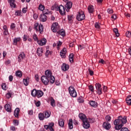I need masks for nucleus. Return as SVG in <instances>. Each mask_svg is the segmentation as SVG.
I'll list each match as a JSON object with an SVG mask.
<instances>
[{
  "label": "nucleus",
  "instance_id": "obj_1",
  "mask_svg": "<svg viewBox=\"0 0 131 131\" xmlns=\"http://www.w3.org/2000/svg\"><path fill=\"white\" fill-rule=\"evenodd\" d=\"M127 120H126V116H119L118 119L114 121V124L115 125V128L116 130H119L123 126L124 124L126 123Z\"/></svg>",
  "mask_w": 131,
  "mask_h": 131
},
{
  "label": "nucleus",
  "instance_id": "obj_2",
  "mask_svg": "<svg viewBox=\"0 0 131 131\" xmlns=\"http://www.w3.org/2000/svg\"><path fill=\"white\" fill-rule=\"evenodd\" d=\"M45 76L50 79V82L51 83H54L55 82V77L53 76V74L52 73V71L50 70H47L45 72Z\"/></svg>",
  "mask_w": 131,
  "mask_h": 131
},
{
  "label": "nucleus",
  "instance_id": "obj_3",
  "mask_svg": "<svg viewBox=\"0 0 131 131\" xmlns=\"http://www.w3.org/2000/svg\"><path fill=\"white\" fill-rule=\"evenodd\" d=\"M31 96L32 97H37V98H41L43 96V92L41 90H36V89H33L31 91Z\"/></svg>",
  "mask_w": 131,
  "mask_h": 131
},
{
  "label": "nucleus",
  "instance_id": "obj_4",
  "mask_svg": "<svg viewBox=\"0 0 131 131\" xmlns=\"http://www.w3.org/2000/svg\"><path fill=\"white\" fill-rule=\"evenodd\" d=\"M34 29H35L36 32L39 31L40 33H42V32H43V26L41 24L39 25L38 23H36L34 24Z\"/></svg>",
  "mask_w": 131,
  "mask_h": 131
},
{
  "label": "nucleus",
  "instance_id": "obj_5",
  "mask_svg": "<svg viewBox=\"0 0 131 131\" xmlns=\"http://www.w3.org/2000/svg\"><path fill=\"white\" fill-rule=\"evenodd\" d=\"M76 19L78 21H82V20H84L85 19L84 12L81 10L79 11L77 14Z\"/></svg>",
  "mask_w": 131,
  "mask_h": 131
},
{
  "label": "nucleus",
  "instance_id": "obj_6",
  "mask_svg": "<svg viewBox=\"0 0 131 131\" xmlns=\"http://www.w3.org/2000/svg\"><path fill=\"white\" fill-rule=\"evenodd\" d=\"M69 92L70 96L73 97V98H76V97H77V93H76V91L75 90V89H74V87L70 86L69 88Z\"/></svg>",
  "mask_w": 131,
  "mask_h": 131
},
{
  "label": "nucleus",
  "instance_id": "obj_7",
  "mask_svg": "<svg viewBox=\"0 0 131 131\" xmlns=\"http://www.w3.org/2000/svg\"><path fill=\"white\" fill-rule=\"evenodd\" d=\"M96 90H97V93L98 95H102L103 94V92L102 91V85L101 84L99 83H97L95 84Z\"/></svg>",
  "mask_w": 131,
  "mask_h": 131
},
{
  "label": "nucleus",
  "instance_id": "obj_8",
  "mask_svg": "<svg viewBox=\"0 0 131 131\" xmlns=\"http://www.w3.org/2000/svg\"><path fill=\"white\" fill-rule=\"evenodd\" d=\"M59 29H60V26H59L58 23H53L51 27L52 31L53 32H57Z\"/></svg>",
  "mask_w": 131,
  "mask_h": 131
},
{
  "label": "nucleus",
  "instance_id": "obj_9",
  "mask_svg": "<svg viewBox=\"0 0 131 131\" xmlns=\"http://www.w3.org/2000/svg\"><path fill=\"white\" fill-rule=\"evenodd\" d=\"M57 11H59L60 14L64 16L65 15V8L62 5L56 7Z\"/></svg>",
  "mask_w": 131,
  "mask_h": 131
},
{
  "label": "nucleus",
  "instance_id": "obj_10",
  "mask_svg": "<svg viewBox=\"0 0 131 131\" xmlns=\"http://www.w3.org/2000/svg\"><path fill=\"white\" fill-rule=\"evenodd\" d=\"M41 80L45 85H48L49 82H50V79L49 78L47 77L46 76H42L41 77Z\"/></svg>",
  "mask_w": 131,
  "mask_h": 131
},
{
  "label": "nucleus",
  "instance_id": "obj_11",
  "mask_svg": "<svg viewBox=\"0 0 131 131\" xmlns=\"http://www.w3.org/2000/svg\"><path fill=\"white\" fill-rule=\"evenodd\" d=\"M26 57V55H25V53H24V52L20 53V54L18 55L17 58L18 62H21V60H24Z\"/></svg>",
  "mask_w": 131,
  "mask_h": 131
},
{
  "label": "nucleus",
  "instance_id": "obj_12",
  "mask_svg": "<svg viewBox=\"0 0 131 131\" xmlns=\"http://www.w3.org/2000/svg\"><path fill=\"white\" fill-rule=\"evenodd\" d=\"M90 126L91 124H90V122H89V120H88V119L83 121V127L84 128H90Z\"/></svg>",
  "mask_w": 131,
  "mask_h": 131
},
{
  "label": "nucleus",
  "instance_id": "obj_13",
  "mask_svg": "<svg viewBox=\"0 0 131 131\" xmlns=\"http://www.w3.org/2000/svg\"><path fill=\"white\" fill-rule=\"evenodd\" d=\"M39 46H45L47 43V39L43 38L37 42Z\"/></svg>",
  "mask_w": 131,
  "mask_h": 131
},
{
  "label": "nucleus",
  "instance_id": "obj_14",
  "mask_svg": "<svg viewBox=\"0 0 131 131\" xmlns=\"http://www.w3.org/2000/svg\"><path fill=\"white\" fill-rule=\"evenodd\" d=\"M71 8H72V2H68L66 4V10L67 12H68Z\"/></svg>",
  "mask_w": 131,
  "mask_h": 131
},
{
  "label": "nucleus",
  "instance_id": "obj_15",
  "mask_svg": "<svg viewBox=\"0 0 131 131\" xmlns=\"http://www.w3.org/2000/svg\"><path fill=\"white\" fill-rule=\"evenodd\" d=\"M66 53H67V49L65 48H63V49L61 50L60 52V55L61 58H65Z\"/></svg>",
  "mask_w": 131,
  "mask_h": 131
},
{
  "label": "nucleus",
  "instance_id": "obj_16",
  "mask_svg": "<svg viewBox=\"0 0 131 131\" xmlns=\"http://www.w3.org/2000/svg\"><path fill=\"white\" fill-rule=\"evenodd\" d=\"M103 127L105 129H110V128H111V124H110V123H109L108 122H105L103 123Z\"/></svg>",
  "mask_w": 131,
  "mask_h": 131
},
{
  "label": "nucleus",
  "instance_id": "obj_17",
  "mask_svg": "<svg viewBox=\"0 0 131 131\" xmlns=\"http://www.w3.org/2000/svg\"><path fill=\"white\" fill-rule=\"evenodd\" d=\"M21 41V37H15L13 40V45L14 46H17L18 42H19V41Z\"/></svg>",
  "mask_w": 131,
  "mask_h": 131
},
{
  "label": "nucleus",
  "instance_id": "obj_18",
  "mask_svg": "<svg viewBox=\"0 0 131 131\" xmlns=\"http://www.w3.org/2000/svg\"><path fill=\"white\" fill-rule=\"evenodd\" d=\"M36 53L39 57H41L42 56V53H43V50L42 48H38Z\"/></svg>",
  "mask_w": 131,
  "mask_h": 131
},
{
  "label": "nucleus",
  "instance_id": "obj_19",
  "mask_svg": "<svg viewBox=\"0 0 131 131\" xmlns=\"http://www.w3.org/2000/svg\"><path fill=\"white\" fill-rule=\"evenodd\" d=\"M79 117L80 119H81V120H82V122L83 121H84L85 120H86V119H88V118H86V116H85V115H84L82 113H80L79 114Z\"/></svg>",
  "mask_w": 131,
  "mask_h": 131
},
{
  "label": "nucleus",
  "instance_id": "obj_20",
  "mask_svg": "<svg viewBox=\"0 0 131 131\" xmlns=\"http://www.w3.org/2000/svg\"><path fill=\"white\" fill-rule=\"evenodd\" d=\"M49 101H50L51 106H52V107H56V102L53 97H50Z\"/></svg>",
  "mask_w": 131,
  "mask_h": 131
},
{
  "label": "nucleus",
  "instance_id": "obj_21",
  "mask_svg": "<svg viewBox=\"0 0 131 131\" xmlns=\"http://www.w3.org/2000/svg\"><path fill=\"white\" fill-rule=\"evenodd\" d=\"M20 112V108H16L14 111V115L16 118H19V113Z\"/></svg>",
  "mask_w": 131,
  "mask_h": 131
},
{
  "label": "nucleus",
  "instance_id": "obj_22",
  "mask_svg": "<svg viewBox=\"0 0 131 131\" xmlns=\"http://www.w3.org/2000/svg\"><path fill=\"white\" fill-rule=\"evenodd\" d=\"M30 81V78H29V77H27L26 79H23V83L26 86H27V85L29 84Z\"/></svg>",
  "mask_w": 131,
  "mask_h": 131
},
{
  "label": "nucleus",
  "instance_id": "obj_23",
  "mask_svg": "<svg viewBox=\"0 0 131 131\" xmlns=\"http://www.w3.org/2000/svg\"><path fill=\"white\" fill-rule=\"evenodd\" d=\"M89 104L91 105V106H92V107H94V108L98 107V103L95 101H90Z\"/></svg>",
  "mask_w": 131,
  "mask_h": 131
},
{
  "label": "nucleus",
  "instance_id": "obj_24",
  "mask_svg": "<svg viewBox=\"0 0 131 131\" xmlns=\"http://www.w3.org/2000/svg\"><path fill=\"white\" fill-rule=\"evenodd\" d=\"M3 33L4 35H8L9 34V31L8 30V27L4 25L3 26Z\"/></svg>",
  "mask_w": 131,
  "mask_h": 131
},
{
  "label": "nucleus",
  "instance_id": "obj_25",
  "mask_svg": "<svg viewBox=\"0 0 131 131\" xmlns=\"http://www.w3.org/2000/svg\"><path fill=\"white\" fill-rule=\"evenodd\" d=\"M61 69L62 70H63V71H67V70L69 69V66L65 63H63L61 66Z\"/></svg>",
  "mask_w": 131,
  "mask_h": 131
},
{
  "label": "nucleus",
  "instance_id": "obj_26",
  "mask_svg": "<svg viewBox=\"0 0 131 131\" xmlns=\"http://www.w3.org/2000/svg\"><path fill=\"white\" fill-rule=\"evenodd\" d=\"M40 21L46 22L47 21V16L45 14H41L40 16Z\"/></svg>",
  "mask_w": 131,
  "mask_h": 131
},
{
  "label": "nucleus",
  "instance_id": "obj_27",
  "mask_svg": "<svg viewBox=\"0 0 131 131\" xmlns=\"http://www.w3.org/2000/svg\"><path fill=\"white\" fill-rule=\"evenodd\" d=\"M5 108L7 112H11V111H12V108L11 107V105H10V104H6L5 105Z\"/></svg>",
  "mask_w": 131,
  "mask_h": 131
},
{
  "label": "nucleus",
  "instance_id": "obj_28",
  "mask_svg": "<svg viewBox=\"0 0 131 131\" xmlns=\"http://www.w3.org/2000/svg\"><path fill=\"white\" fill-rule=\"evenodd\" d=\"M68 125H69V128H70V129H72V128H73V121L72 120V119H70L69 120Z\"/></svg>",
  "mask_w": 131,
  "mask_h": 131
},
{
  "label": "nucleus",
  "instance_id": "obj_29",
  "mask_svg": "<svg viewBox=\"0 0 131 131\" xmlns=\"http://www.w3.org/2000/svg\"><path fill=\"white\" fill-rule=\"evenodd\" d=\"M126 103L127 104V105H129V106H130L131 105V96L129 95L126 98Z\"/></svg>",
  "mask_w": 131,
  "mask_h": 131
},
{
  "label": "nucleus",
  "instance_id": "obj_30",
  "mask_svg": "<svg viewBox=\"0 0 131 131\" xmlns=\"http://www.w3.org/2000/svg\"><path fill=\"white\" fill-rule=\"evenodd\" d=\"M9 3L11 8H16L15 0H9Z\"/></svg>",
  "mask_w": 131,
  "mask_h": 131
},
{
  "label": "nucleus",
  "instance_id": "obj_31",
  "mask_svg": "<svg viewBox=\"0 0 131 131\" xmlns=\"http://www.w3.org/2000/svg\"><path fill=\"white\" fill-rule=\"evenodd\" d=\"M58 124L59 126H60L61 127H63L64 126V120H63L62 119H60L58 120Z\"/></svg>",
  "mask_w": 131,
  "mask_h": 131
},
{
  "label": "nucleus",
  "instance_id": "obj_32",
  "mask_svg": "<svg viewBox=\"0 0 131 131\" xmlns=\"http://www.w3.org/2000/svg\"><path fill=\"white\" fill-rule=\"evenodd\" d=\"M88 9L89 12L90 13H93L94 11L95 10V9H94V6H93L92 5L89 6Z\"/></svg>",
  "mask_w": 131,
  "mask_h": 131
},
{
  "label": "nucleus",
  "instance_id": "obj_33",
  "mask_svg": "<svg viewBox=\"0 0 131 131\" xmlns=\"http://www.w3.org/2000/svg\"><path fill=\"white\" fill-rule=\"evenodd\" d=\"M43 114H44L45 118H49L51 116V112H45L43 113Z\"/></svg>",
  "mask_w": 131,
  "mask_h": 131
},
{
  "label": "nucleus",
  "instance_id": "obj_34",
  "mask_svg": "<svg viewBox=\"0 0 131 131\" xmlns=\"http://www.w3.org/2000/svg\"><path fill=\"white\" fill-rule=\"evenodd\" d=\"M38 118H39V119H40V120H43V119H45V118H46L45 117V115L43 114V113H40L39 114Z\"/></svg>",
  "mask_w": 131,
  "mask_h": 131
},
{
  "label": "nucleus",
  "instance_id": "obj_35",
  "mask_svg": "<svg viewBox=\"0 0 131 131\" xmlns=\"http://www.w3.org/2000/svg\"><path fill=\"white\" fill-rule=\"evenodd\" d=\"M58 34H60V35H61V36H65V31H64L63 29L60 30L59 31L57 32Z\"/></svg>",
  "mask_w": 131,
  "mask_h": 131
},
{
  "label": "nucleus",
  "instance_id": "obj_36",
  "mask_svg": "<svg viewBox=\"0 0 131 131\" xmlns=\"http://www.w3.org/2000/svg\"><path fill=\"white\" fill-rule=\"evenodd\" d=\"M73 57H74V54H73V53L70 54L69 59L70 63H72L73 62Z\"/></svg>",
  "mask_w": 131,
  "mask_h": 131
},
{
  "label": "nucleus",
  "instance_id": "obj_37",
  "mask_svg": "<svg viewBox=\"0 0 131 131\" xmlns=\"http://www.w3.org/2000/svg\"><path fill=\"white\" fill-rule=\"evenodd\" d=\"M62 41H58L56 43V47H57V49L58 50H60V47H61V46H62Z\"/></svg>",
  "mask_w": 131,
  "mask_h": 131
},
{
  "label": "nucleus",
  "instance_id": "obj_38",
  "mask_svg": "<svg viewBox=\"0 0 131 131\" xmlns=\"http://www.w3.org/2000/svg\"><path fill=\"white\" fill-rule=\"evenodd\" d=\"M16 76L18 77H22V72L20 71H17L15 73Z\"/></svg>",
  "mask_w": 131,
  "mask_h": 131
},
{
  "label": "nucleus",
  "instance_id": "obj_39",
  "mask_svg": "<svg viewBox=\"0 0 131 131\" xmlns=\"http://www.w3.org/2000/svg\"><path fill=\"white\" fill-rule=\"evenodd\" d=\"M113 31L115 32L116 36L118 37V36L120 35L119 33H118V30L117 28H115L113 29Z\"/></svg>",
  "mask_w": 131,
  "mask_h": 131
},
{
  "label": "nucleus",
  "instance_id": "obj_40",
  "mask_svg": "<svg viewBox=\"0 0 131 131\" xmlns=\"http://www.w3.org/2000/svg\"><path fill=\"white\" fill-rule=\"evenodd\" d=\"M38 10H40V11H43V10H45V6L42 5V4H39Z\"/></svg>",
  "mask_w": 131,
  "mask_h": 131
},
{
  "label": "nucleus",
  "instance_id": "obj_41",
  "mask_svg": "<svg viewBox=\"0 0 131 131\" xmlns=\"http://www.w3.org/2000/svg\"><path fill=\"white\" fill-rule=\"evenodd\" d=\"M12 92H8L6 94V98H7V99H10V98H11V97H12Z\"/></svg>",
  "mask_w": 131,
  "mask_h": 131
},
{
  "label": "nucleus",
  "instance_id": "obj_42",
  "mask_svg": "<svg viewBox=\"0 0 131 131\" xmlns=\"http://www.w3.org/2000/svg\"><path fill=\"white\" fill-rule=\"evenodd\" d=\"M33 38L35 41H38V38H37V35H36V34H34L33 35Z\"/></svg>",
  "mask_w": 131,
  "mask_h": 131
},
{
  "label": "nucleus",
  "instance_id": "obj_43",
  "mask_svg": "<svg viewBox=\"0 0 131 131\" xmlns=\"http://www.w3.org/2000/svg\"><path fill=\"white\" fill-rule=\"evenodd\" d=\"M68 18L70 23L72 22V19H73V15H68Z\"/></svg>",
  "mask_w": 131,
  "mask_h": 131
},
{
  "label": "nucleus",
  "instance_id": "obj_44",
  "mask_svg": "<svg viewBox=\"0 0 131 131\" xmlns=\"http://www.w3.org/2000/svg\"><path fill=\"white\" fill-rule=\"evenodd\" d=\"M15 28H16V25L14 23H12L10 26V29L12 30H15Z\"/></svg>",
  "mask_w": 131,
  "mask_h": 131
},
{
  "label": "nucleus",
  "instance_id": "obj_45",
  "mask_svg": "<svg viewBox=\"0 0 131 131\" xmlns=\"http://www.w3.org/2000/svg\"><path fill=\"white\" fill-rule=\"evenodd\" d=\"M2 88L3 89V90H4V91H7V85H6V83H3L2 84Z\"/></svg>",
  "mask_w": 131,
  "mask_h": 131
},
{
  "label": "nucleus",
  "instance_id": "obj_46",
  "mask_svg": "<svg viewBox=\"0 0 131 131\" xmlns=\"http://www.w3.org/2000/svg\"><path fill=\"white\" fill-rule=\"evenodd\" d=\"M29 37L28 36V35H24L23 36V41H26V40H27V39H28V38Z\"/></svg>",
  "mask_w": 131,
  "mask_h": 131
},
{
  "label": "nucleus",
  "instance_id": "obj_47",
  "mask_svg": "<svg viewBox=\"0 0 131 131\" xmlns=\"http://www.w3.org/2000/svg\"><path fill=\"white\" fill-rule=\"evenodd\" d=\"M126 36L128 37L129 38L131 37V32L129 31H127L126 32Z\"/></svg>",
  "mask_w": 131,
  "mask_h": 131
},
{
  "label": "nucleus",
  "instance_id": "obj_48",
  "mask_svg": "<svg viewBox=\"0 0 131 131\" xmlns=\"http://www.w3.org/2000/svg\"><path fill=\"white\" fill-rule=\"evenodd\" d=\"M15 16H21V11L17 10L15 12Z\"/></svg>",
  "mask_w": 131,
  "mask_h": 131
},
{
  "label": "nucleus",
  "instance_id": "obj_49",
  "mask_svg": "<svg viewBox=\"0 0 131 131\" xmlns=\"http://www.w3.org/2000/svg\"><path fill=\"white\" fill-rule=\"evenodd\" d=\"M105 120H106V121H110L111 120V117L109 115L106 116L105 117Z\"/></svg>",
  "mask_w": 131,
  "mask_h": 131
},
{
  "label": "nucleus",
  "instance_id": "obj_50",
  "mask_svg": "<svg viewBox=\"0 0 131 131\" xmlns=\"http://www.w3.org/2000/svg\"><path fill=\"white\" fill-rule=\"evenodd\" d=\"M112 19H113L114 20H116V19H117V16H116V14H113L112 15Z\"/></svg>",
  "mask_w": 131,
  "mask_h": 131
},
{
  "label": "nucleus",
  "instance_id": "obj_51",
  "mask_svg": "<svg viewBox=\"0 0 131 131\" xmlns=\"http://www.w3.org/2000/svg\"><path fill=\"white\" fill-rule=\"evenodd\" d=\"M35 104L36 106V107H39L40 106V101H38L36 102H35Z\"/></svg>",
  "mask_w": 131,
  "mask_h": 131
},
{
  "label": "nucleus",
  "instance_id": "obj_52",
  "mask_svg": "<svg viewBox=\"0 0 131 131\" xmlns=\"http://www.w3.org/2000/svg\"><path fill=\"white\" fill-rule=\"evenodd\" d=\"M13 123H14V125H19V121L14 120Z\"/></svg>",
  "mask_w": 131,
  "mask_h": 131
},
{
  "label": "nucleus",
  "instance_id": "obj_53",
  "mask_svg": "<svg viewBox=\"0 0 131 131\" xmlns=\"http://www.w3.org/2000/svg\"><path fill=\"white\" fill-rule=\"evenodd\" d=\"M84 48H85V46L83 45H79L78 46L79 50H82V49H84Z\"/></svg>",
  "mask_w": 131,
  "mask_h": 131
},
{
  "label": "nucleus",
  "instance_id": "obj_54",
  "mask_svg": "<svg viewBox=\"0 0 131 131\" xmlns=\"http://www.w3.org/2000/svg\"><path fill=\"white\" fill-rule=\"evenodd\" d=\"M95 26L96 28L99 29L100 28V24L98 23H96L95 24Z\"/></svg>",
  "mask_w": 131,
  "mask_h": 131
},
{
  "label": "nucleus",
  "instance_id": "obj_55",
  "mask_svg": "<svg viewBox=\"0 0 131 131\" xmlns=\"http://www.w3.org/2000/svg\"><path fill=\"white\" fill-rule=\"evenodd\" d=\"M89 89L90 90L91 92H94V86L92 85H90Z\"/></svg>",
  "mask_w": 131,
  "mask_h": 131
},
{
  "label": "nucleus",
  "instance_id": "obj_56",
  "mask_svg": "<svg viewBox=\"0 0 131 131\" xmlns=\"http://www.w3.org/2000/svg\"><path fill=\"white\" fill-rule=\"evenodd\" d=\"M120 131H129L127 127H123L121 129Z\"/></svg>",
  "mask_w": 131,
  "mask_h": 131
},
{
  "label": "nucleus",
  "instance_id": "obj_57",
  "mask_svg": "<svg viewBox=\"0 0 131 131\" xmlns=\"http://www.w3.org/2000/svg\"><path fill=\"white\" fill-rule=\"evenodd\" d=\"M22 12L24 13V14H25L26 12H27V8H23Z\"/></svg>",
  "mask_w": 131,
  "mask_h": 131
},
{
  "label": "nucleus",
  "instance_id": "obj_58",
  "mask_svg": "<svg viewBox=\"0 0 131 131\" xmlns=\"http://www.w3.org/2000/svg\"><path fill=\"white\" fill-rule=\"evenodd\" d=\"M51 54V52L49 50L46 51V57H48L49 55H50Z\"/></svg>",
  "mask_w": 131,
  "mask_h": 131
},
{
  "label": "nucleus",
  "instance_id": "obj_59",
  "mask_svg": "<svg viewBox=\"0 0 131 131\" xmlns=\"http://www.w3.org/2000/svg\"><path fill=\"white\" fill-rule=\"evenodd\" d=\"M35 80H36V81H39V78L38 77V75H35Z\"/></svg>",
  "mask_w": 131,
  "mask_h": 131
},
{
  "label": "nucleus",
  "instance_id": "obj_60",
  "mask_svg": "<svg viewBox=\"0 0 131 131\" xmlns=\"http://www.w3.org/2000/svg\"><path fill=\"white\" fill-rule=\"evenodd\" d=\"M88 71L90 75H94V72L93 71L91 70L90 69L88 70Z\"/></svg>",
  "mask_w": 131,
  "mask_h": 131
},
{
  "label": "nucleus",
  "instance_id": "obj_61",
  "mask_svg": "<svg viewBox=\"0 0 131 131\" xmlns=\"http://www.w3.org/2000/svg\"><path fill=\"white\" fill-rule=\"evenodd\" d=\"M107 13L109 14H112V13H113V10H112L111 9H107Z\"/></svg>",
  "mask_w": 131,
  "mask_h": 131
},
{
  "label": "nucleus",
  "instance_id": "obj_62",
  "mask_svg": "<svg viewBox=\"0 0 131 131\" xmlns=\"http://www.w3.org/2000/svg\"><path fill=\"white\" fill-rule=\"evenodd\" d=\"M33 18L34 19H35V20H36V19H37V18H38V16H37V14H34L33 15Z\"/></svg>",
  "mask_w": 131,
  "mask_h": 131
},
{
  "label": "nucleus",
  "instance_id": "obj_63",
  "mask_svg": "<svg viewBox=\"0 0 131 131\" xmlns=\"http://www.w3.org/2000/svg\"><path fill=\"white\" fill-rule=\"evenodd\" d=\"M49 127H53L54 126V123H50L48 125Z\"/></svg>",
  "mask_w": 131,
  "mask_h": 131
},
{
  "label": "nucleus",
  "instance_id": "obj_64",
  "mask_svg": "<svg viewBox=\"0 0 131 131\" xmlns=\"http://www.w3.org/2000/svg\"><path fill=\"white\" fill-rule=\"evenodd\" d=\"M103 92H104V93H106V92H107V86H103Z\"/></svg>",
  "mask_w": 131,
  "mask_h": 131
}]
</instances>
